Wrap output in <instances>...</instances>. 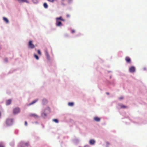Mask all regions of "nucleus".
Returning <instances> with one entry per match:
<instances>
[{"instance_id": "obj_6", "label": "nucleus", "mask_w": 147, "mask_h": 147, "mask_svg": "<svg viewBox=\"0 0 147 147\" xmlns=\"http://www.w3.org/2000/svg\"><path fill=\"white\" fill-rule=\"evenodd\" d=\"M129 71L131 72H134L135 71V68L134 67L132 66L129 68Z\"/></svg>"}, {"instance_id": "obj_33", "label": "nucleus", "mask_w": 147, "mask_h": 147, "mask_svg": "<svg viewBox=\"0 0 147 147\" xmlns=\"http://www.w3.org/2000/svg\"><path fill=\"white\" fill-rule=\"evenodd\" d=\"M64 0H62V1H64Z\"/></svg>"}, {"instance_id": "obj_23", "label": "nucleus", "mask_w": 147, "mask_h": 147, "mask_svg": "<svg viewBox=\"0 0 147 147\" xmlns=\"http://www.w3.org/2000/svg\"><path fill=\"white\" fill-rule=\"evenodd\" d=\"M37 52H38V54L39 55H41V52L39 50H38Z\"/></svg>"}, {"instance_id": "obj_32", "label": "nucleus", "mask_w": 147, "mask_h": 147, "mask_svg": "<svg viewBox=\"0 0 147 147\" xmlns=\"http://www.w3.org/2000/svg\"><path fill=\"white\" fill-rule=\"evenodd\" d=\"M106 94H109V93L108 92H107V93H106Z\"/></svg>"}, {"instance_id": "obj_9", "label": "nucleus", "mask_w": 147, "mask_h": 147, "mask_svg": "<svg viewBox=\"0 0 147 147\" xmlns=\"http://www.w3.org/2000/svg\"><path fill=\"white\" fill-rule=\"evenodd\" d=\"M45 54L46 56L47 57V59H49L50 57L49 53L47 50H46L45 51Z\"/></svg>"}, {"instance_id": "obj_20", "label": "nucleus", "mask_w": 147, "mask_h": 147, "mask_svg": "<svg viewBox=\"0 0 147 147\" xmlns=\"http://www.w3.org/2000/svg\"><path fill=\"white\" fill-rule=\"evenodd\" d=\"M34 57L36 58V59H37L38 60L39 59V57H38L37 55L35 54L34 55Z\"/></svg>"}, {"instance_id": "obj_18", "label": "nucleus", "mask_w": 147, "mask_h": 147, "mask_svg": "<svg viewBox=\"0 0 147 147\" xmlns=\"http://www.w3.org/2000/svg\"><path fill=\"white\" fill-rule=\"evenodd\" d=\"M43 6L45 8H47L48 7V5L46 3H45L43 4Z\"/></svg>"}, {"instance_id": "obj_2", "label": "nucleus", "mask_w": 147, "mask_h": 147, "mask_svg": "<svg viewBox=\"0 0 147 147\" xmlns=\"http://www.w3.org/2000/svg\"><path fill=\"white\" fill-rule=\"evenodd\" d=\"M13 122V119H7L5 123L7 126L10 125L12 124Z\"/></svg>"}, {"instance_id": "obj_12", "label": "nucleus", "mask_w": 147, "mask_h": 147, "mask_svg": "<svg viewBox=\"0 0 147 147\" xmlns=\"http://www.w3.org/2000/svg\"><path fill=\"white\" fill-rule=\"evenodd\" d=\"M94 120L96 121H100V118L98 117H95L94 118Z\"/></svg>"}, {"instance_id": "obj_3", "label": "nucleus", "mask_w": 147, "mask_h": 147, "mask_svg": "<svg viewBox=\"0 0 147 147\" xmlns=\"http://www.w3.org/2000/svg\"><path fill=\"white\" fill-rule=\"evenodd\" d=\"M47 111L48 113H49L50 112V109L49 108H48L45 109V111L42 113V116L43 117H45L47 116V114L46 113L47 112Z\"/></svg>"}, {"instance_id": "obj_7", "label": "nucleus", "mask_w": 147, "mask_h": 147, "mask_svg": "<svg viewBox=\"0 0 147 147\" xmlns=\"http://www.w3.org/2000/svg\"><path fill=\"white\" fill-rule=\"evenodd\" d=\"M125 60L128 63H130L131 62V59L129 57H125Z\"/></svg>"}, {"instance_id": "obj_31", "label": "nucleus", "mask_w": 147, "mask_h": 147, "mask_svg": "<svg viewBox=\"0 0 147 147\" xmlns=\"http://www.w3.org/2000/svg\"><path fill=\"white\" fill-rule=\"evenodd\" d=\"M68 0V2L69 3H70L72 1V0Z\"/></svg>"}, {"instance_id": "obj_30", "label": "nucleus", "mask_w": 147, "mask_h": 147, "mask_svg": "<svg viewBox=\"0 0 147 147\" xmlns=\"http://www.w3.org/2000/svg\"><path fill=\"white\" fill-rule=\"evenodd\" d=\"M67 18H69V17H70V15L69 14H67Z\"/></svg>"}, {"instance_id": "obj_27", "label": "nucleus", "mask_w": 147, "mask_h": 147, "mask_svg": "<svg viewBox=\"0 0 147 147\" xmlns=\"http://www.w3.org/2000/svg\"><path fill=\"white\" fill-rule=\"evenodd\" d=\"M48 1L51 2H53L54 0H47Z\"/></svg>"}, {"instance_id": "obj_4", "label": "nucleus", "mask_w": 147, "mask_h": 147, "mask_svg": "<svg viewBox=\"0 0 147 147\" xmlns=\"http://www.w3.org/2000/svg\"><path fill=\"white\" fill-rule=\"evenodd\" d=\"M32 43V40H30L28 42V47L31 49H33L35 47L34 45Z\"/></svg>"}, {"instance_id": "obj_21", "label": "nucleus", "mask_w": 147, "mask_h": 147, "mask_svg": "<svg viewBox=\"0 0 147 147\" xmlns=\"http://www.w3.org/2000/svg\"><path fill=\"white\" fill-rule=\"evenodd\" d=\"M53 121L56 123H58L59 122V121L57 119H53Z\"/></svg>"}, {"instance_id": "obj_16", "label": "nucleus", "mask_w": 147, "mask_h": 147, "mask_svg": "<svg viewBox=\"0 0 147 147\" xmlns=\"http://www.w3.org/2000/svg\"><path fill=\"white\" fill-rule=\"evenodd\" d=\"M3 20H4V21H5L6 23H9V21H8V20L6 18H5V17H3Z\"/></svg>"}, {"instance_id": "obj_8", "label": "nucleus", "mask_w": 147, "mask_h": 147, "mask_svg": "<svg viewBox=\"0 0 147 147\" xmlns=\"http://www.w3.org/2000/svg\"><path fill=\"white\" fill-rule=\"evenodd\" d=\"M11 99H9L7 100L6 102V105H9L11 104Z\"/></svg>"}, {"instance_id": "obj_29", "label": "nucleus", "mask_w": 147, "mask_h": 147, "mask_svg": "<svg viewBox=\"0 0 147 147\" xmlns=\"http://www.w3.org/2000/svg\"><path fill=\"white\" fill-rule=\"evenodd\" d=\"M25 125H27V123L26 121L25 122Z\"/></svg>"}, {"instance_id": "obj_25", "label": "nucleus", "mask_w": 147, "mask_h": 147, "mask_svg": "<svg viewBox=\"0 0 147 147\" xmlns=\"http://www.w3.org/2000/svg\"><path fill=\"white\" fill-rule=\"evenodd\" d=\"M0 147H4V146L2 144H0Z\"/></svg>"}, {"instance_id": "obj_15", "label": "nucleus", "mask_w": 147, "mask_h": 147, "mask_svg": "<svg viewBox=\"0 0 147 147\" xmlns=\"http://www.w3.org/2000/svg\"><path fill=\"white\" fill-rule=\"evenodd\" d=\"M47 101L45 99H43L42 100V102L43 104H45L47 103Z\"/></svg>"}, {"instance_id": "obj_5", "label": "nucleus", "mask_w": 147, "mask_h": 147, "mask_svg": "<svg viewBox=\"0 0 147 147\" xmlns=\"http://www.w3.org/2000/svg\"><path fill=\"white\" fill-rule=\"evenodd\" d=\"M20 112V109L19 108H16L13 110V113L14 114L18 113Z\"/></svg>"}, {"instance_id": "obj_19", "label": "nucleus", "mask_w": 147, "mask_h": 147, "mask_svg": "<svg viewBox=\"0 0 147 147\" xmlns=\"http://www.w3.org/2000/svg\"><path fill=\"white\" fill-rule=\"evenodd\" d=\"M19 2H26L28 3V1L26 0H18Z\"/></svg>"}, {"instance_id": "obj_11", "label": "nucleus", "mask_w": 147, "mask_h": 147, "mask_svg": "<svg viewBox=\"0 0 147 147\" xmlns=\"http://www.w3.org/2000/svg\"><path fill=\"white\" fill-rule=\"evenodd\" d=\"M95 142V141L93 139H91L89 141V144L91 145H93Z\"/></svg>"}, {"instance_id": "obj_24", "label": "nucleus", "mask_w": 147, "mask_h": 147, "mask_svg": "<svg viewBox=\"0 0 147 147\" xmlns=\"http://www.w3.org/2000/svg\"><path fill=\"white\" fill-rule=\"evenodd\" d=\"M4 61L6 62H7L8 61V59L7 58H6L4 59Z\"/></svg>"}, {"instance_id": "obj_1", "label": "nucleus", "mask_w": 147, "mask_h": 147, "mask_svg": "<svg viewBox=\"0 0 147 147\" xmlns=\"http://www.w3.org/2000/svg\"><path fill=\"white\" fill-rule=\"evenodd\" d=\"M56 25L57 26H61L62 24L61 21H65V20L62 18V17L60 16L58 18H56Z\"/></svg>"}, {"instance_id": "obj_14", "label": "nucleus", "mask_w": 147, "mask_h": 147, "mask_svg": "<svg viewBox=\"0 0 147 147\" xmlns=\"http://www.w3.org/2000/svg\"><path fill=\"white\" fill-rule=\"evenodd\" d=\"M120 106L121 108H122V109H125V108H127V106L124 105L122 104H121V105H120Z\"/></svg>"}, {"instance_id": "obj_28", "label": "nucleus", "mask_w": 147, "mask_h": 147, "mask_svg": "<svg viewBox=\"0 0 147 147\" xmlns=\"http://www.w3.org/2000/svg\"><path fill=\"white\" fill-rule=\"evenodd\" d=\"M123 99V97H120L119 98V99L120 100H121Z\"/></svg>"}, {"instance_id": "obj_17", "label": "nucleus", "mask_w": 147, "mask_h": 147, "mask_svg": "<svg viewBox=\"0 0 147 147\" xmlns=\"http://www.w3.org/2000/svg\"><path fill=\"white\" fill-rule=\"evenodd\" d=\"M74 103L73 102H69L68 103V105L70 106H74Z\"/></svg>"}, {"instance_id": "obj_26", "label": "nucleus", "mask_w": 147, "mask_h": 147, "mask_svg": "<svg viewBox=\"0 0 147 147\" xmlns=\"http://www.w3.org/2000/svg\"><path fill=\"white\" fill-rule=\"evenodd\" d=\"M71 32L72 33H74L75 32V30H71Z\"/></svg>"}, {"instance_id": "obj_13", "label": "nucleus", "mask_w": 147, "mask_h": 147, "mask_svg": "<svg viewBox=\"0 0 147 147\" xmlns=\"http://www.w3.org/2000/svg\"><path fill=\"white\" fill-rule=\"evenodd\" d=\"M30 117H38V116L37 115L35 114H31L30 115Z\"/></svg>"}, {"instance_id": "obj_22", "label": "nucleus", "mask_w": 147, "mask_h": 147, "mask_svg": "<svg viewBox=\"0 0 147 147\" xmlns=\"http://www.w3.org/2000/svg\"><path fill=\"white\" fill-rule=\"evenodd\" d=\"M106 145H107L106 147H109V145L110 144L108 142H106Z\"/></svg>"}, {"instance_id": "obj_10", "label": "nucleus", "mask_w": 147, "mask_h": 147, "mask_svg": "<svg viewBox=\"0 0 147 147\" xmlns=\"http://www.w3.org/2000/svg\"><path fill=\"white\" fill-rule=\"evenodd\" d=\"M38 100V99H36L34 100V101H33L32 102H31L29 104H28V105L30 106L31 105H32L34 104L35 103H36Z\"/></svg>"}]
</instances>
